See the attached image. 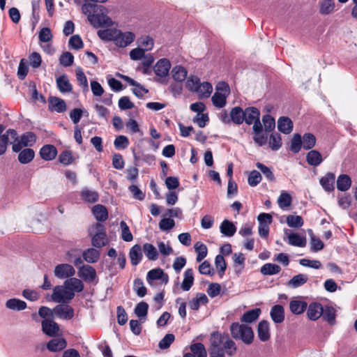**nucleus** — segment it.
<instances>
[{
  "mask_svg": "<svg viewBox=\"0 0 357 357\" xmlns=\"http://www.w3.org/2000/svg\"><path fill=\"white\" fill-rule=\"evenodd\" d=\"M220 229L224 236L228 237L233 236L236 231L235 225L228 220H223L220 227Z\"/></svg>",
  "mask_w": 357,
  "mask_h": 357,
  "instance_id": "473e14b6",
  "label": "nucleus"
},
{
  "mask_svg": "<svg viewBox=\"0 0 357 357\" xmlns=\"http://www.w3.org/2000/svg\"><path fill=\"white\" fill-rule=\"evenodd\" d=\"M301 139L303 148L305 150L312 149L316 144V137L312 133H305Z\"/></svg>",
  "mask_w": 357,
  "mask_h": 357,
  "instance_id": "de8ad7c7",
  "label": "nucleus"
},
{
  "mask_svg": "<svg viewBox=\"0 0 357 357\" xmlns=\"http://www.w3.org/2000/svg\"><path fill=\"white\" fill-rule=\"evenodd\" d=\"M67 344L63 338H54L49 341L47 348L49 351L56 352L66 348Z\"/></svg>",
  "mask_w": 357,
  "mask_h": 357,
  "instance_id": "bb28decb",
  "label": "nucleus"
},
{
  "mask_svg": "<svg viewBox=\"0 0 357 357\" xmlns=\"http://www.w3.org/2000/svg\"><path fill=\"white\" fill-rule=\"evenodd\" d=\"M269 146L273 151H277L282 146V139L280 134L274 132L271 135Z\"/></svg>",
  "mask_w": 357,
  "mask_h": 357,
  "instance_id": "4d7b16f0",
  "label": "nucleus"
},
{
  "mask_svg": "<svg viewBox=\"0 0 357 357\" xmlns=\"http://www.w3.org/2000/svg\"><path fill=\"white\" fill-rule=\"evenodd\" d=\"M82 10L87 15L89 23L95 28L109 27L114 24L112 20L107 16V8L102 6L85 3L82 6Z\"/></svg>",
  "mask_w": 357,
  "mask_h": 357,
  "instance_id": "f257e3e1",
  "label": "nucleus"
},
{
  "mask_svg": "<svg viewBox=\"0 0 357 357\" xmlns=\"http://www.w3.org/2000/svg\"><path fill=\"white\" fill-rule=\"evenodd\" d=\"M191 352L196 357H207V352L203 344L197 342L192 344L190 347Z\"/></svg>",
  "mask_w": 357,
  "mask_h": 357,
  "instance_id": "864d4df0",
  "label": "nucleus"
},
{
  "mask_svg": "<svg viewBox=\"0 0 357 357\" xmlns=\"http://www.w3.org/2000/svg\"><path fill=\"white\" fill-rule=\"evenodd\" d=\"M75 268L69 264H59L54 267V275L58 279H69L75 274Z\"/></svg>",
  "mask_w": 357,
  "mask_h": 357,
  "instance_id": "0eeeda50",
  "label": "nucleus"
},
{
  "mask_svg": "<svg viewBox=\"0 0 357 357\" xmlns=\"http://www.w3.org/2000/svg\"><path fill=\"white\" fill-rule=\"evenodd\" d=\"M321 316L324 320L332 325L335 321V310L331 306H326L323 307V314Z\"/></svg>",
  "mask_w": 357,
  "mask_h": 357,
  "instance_id": "8fccbe9b",
  "label": "nucleus"
},
{
  "mask_svg": "<svg viewBox=\"0 0 357 357\" xmlns=\"http://www.w3.org/2000/svg\"><path fill=\"white\" fill-rule=\"evenodd\" d=\"M35 153L31 149H24L19 151L18 160L22 164H27L33 160Z\"/></svg>",
  "mask_w": 357,
  "mask_h": 357,
  "instance_id": "72a5a7b5",
  "label": "nucleus"
},
{
  "mask_svg": "<svg viewBox=\"0 0 357 357\" xmlns=\"http://www.w3.org/2000/svg\"><path fill=\"white\" fill-rule=\"evenodd\" d=\"M17 141V132L14 129H8L0 136V155L5 153L8 144H14Z\"/></svg>",
  "mask_w": 357,
  "mask_h": 357,
  "instance_id": "6e6552de",
  "label": "nucleus"
},
{
  "mask_svg": "<svg viewBox=\"0 0 357 357\" xmlns=\"http://www.w3.org/2000/svg\"><path fill=\"white\" fill-rule=\"evenodd\" d=\"M335 3L332 0H325L321 3L320 13L322 15H328L333 12Z\"/></svg>",
  "mask_w": 357,
  "mask_h": 357,
  "instance_id": "052dcab7",
  "label": "nucleus"
},
{
  "mask_svg": "<svg viewBox=\"0 0 357 357\" xmlns=\"http://www.w3.org/2000/svg\"><path fill=\"white\" fill-rule=\"evenodd\" d=\"M287 224L290 227H301L303 225V220L300 215H289L287 217Z\"/></svg>",
  "mask_w": 357,
  "mask_h": 357,
  "instance_id": "e2e57ef3",
  "label": "nucleus"
},
{
  "mask_svg": "<svg viewBox=\"0 0 357 357\" xmlns=\"http://www.w3.org/2000/svg\"><path fill=\"white\" fill-rule=\"evenodd\" d=\"M306 161L310 165L317 167L322 162L323 159L318 151L311 150L307 153Z\"/></svg>",
  "mask_w": 357,
  "mask_h": 357,
  "instance_id": "c85d7f7f",
  "label": "nucleus"
},
{
  "mask_svg": "<svg viewBox=\"0 0 357 357\" xmlns=\"http://www.w3.org/2000/svg\"><path fill=\"white\" fill-rule=\"evenodd\" d=\"M256 167L261 171L266 178L269 181H274L275 176L272 169L261 162H257Z\"/></svg>",
  "mask_w": 357,
  "mask_h": 357,
  "instance_id": "13d9d810",
  "label": "nucleus"
},
{
  "mask_svg": "<svg viewBox=\"0 0 357 357\" xmlns=\"http://www.w3.org/2000/svg\"><path fill=\"white\" fill-rule=\"evenodd\" d=\"M183 280L181 283V289L183 291H188L190 289L194 283L193 270L188 268L185 271L183 275Z\"/></svg>",
  "mask_w": 357,
  "mask_h": 357,
  "instance_id": "cd10ccee",
  "label": "nucleus"
},
{
  "mask_svg": "<svg viewBox=\"0 0 357 357\" xmlns=\"http://www.w3.org/2000/svg\"><path fill=\"white\" fill-rule=\"evenodd\" d=\"M96 228L98 232L92 237L91 243L95 248H100L108 244L109 239L101 225L98 224Z\"/></svg>",
  "mask_w": 357,
  "mask_h": 357,
  "instance_id": "1a4fd4ad",
  "label": "nucleus"
},
{
  "mask_svg": "<svg viewBox=\"0 0 357 357\" xmlns=\"http://www.w3.org/2000/svg\"><path fill=\"white\" fill-rule=\"evenodd\" d=\"M82 199L89 203H95L98 200L99 195L95 191L89 188H84L81 192Z\"/></svg>",
  "mask_w": 357,
  "mask_h": 357,
  "instance_id": "a19ab883",
  "label": "nucleus"
},
{
  "mask_svg": "<svg viewBox=\"0 0 357 357\" xmlns=\"http://www.w3.org/2000/svg\"><path fill=\"white\" fill-rule=\"evenodd\" d=\"M351 183L350 177L346 174H342L337 178V188L340 191H346L350 188Z\"/></svg>",
  "mask_w": 357,
  "mask_h": 357,
  "instance_id": "49530a36",
  "label": "nucleus"
},
{
  "mask_svg": "<svg viewBox=\"0 0 357 357\" xmlns=\"http://www.w3.org/2000/svg\"><path fill=\"white\" fill-rule=\"evenodd\" d=\"M261 314L260 308H255L245 312L241 318L244 323H252L256 321Z\"/></svg>",
  "mask_w": 357,
  "mask_h": 357,
  "instance_id": "f704fd0d",
  "label": "nucleus"
},
{
  "mask_svg": "<svg viewBox=\"0 0 357 357\" xmlns=\"http://www.w3.org/2000/svg\"><path fill=\"white\" fill-rule=\"evenodd\" d=\"M227 337V334L220 333L218 331L212 333L210 337V342L211 345V351H215L219 350L224 351L222 348V346L223 345L226 337Z\"/></svg>",
  "mask_w": 357,
  "mask_h": 357,
  "instance_id": "f8f14e48",
  "label": "nucleus"
},
{
  "mask_svg": "<svg viewBox=\"0 0 357 357\" xmlns=\"http://www.w3.org/2000/svg\"><path fill=\"white\" fill-rule=\"evenodd\" d=\"M244 111L240 107H234L230 112L231 121L240 125L243 122Z\"/></svg>",
  "mask_w": 357,
  "mask_h": 357,
  "instance_id": "ea45409f",
  "label": "nucleus"
},
{
  "mask_svg": "<svg viewBox=\"0 0 357 357\" xmlns=\"http://www.w3.org/2000/svg\"><path fill=\"white\" fill-rule=\"evenodd\" d=\"M149 305L142 301L136 305L135 307V314L140 320H145L147 316Z\"/></svg>",
  "mask_w": 357,
  "mask_h": 357,
  "instance_id": "c03bdc74",
  "label": "nucleus"
},
{
  "mask_svg": "<svg viewBox=\"0 0 357 357\" xmlns=\"http://www.w3.org/2000/svg\"><path fill=\"white\" fill-rule=\"evenodd\" d=\"M227 97L228 96L220 93L219 92H215L211 98V100L215 107L222 108L226 105Z\"/></svg>",
  "mask_w": 357,
  "mask_h": 357,
  "instance_id": "603ef678",
  "label": "nucleus"
},
{
  "mask_svg": "<svg viewBox=\"0 0 357 357\" xmlns=\"http://www.w3.org/2000/svg\"><path fill=\"white\" fill-rule=\"evenodd\" d=\"M288 243L294 246L303 248L306 245V240L298 234L291 233L288 235Z\"/></svg>",
  "mask_w": 357,
  "mask_h": 357,
  "instance_id": "37998d69",
  "label": "nucleus"
},
{
  "mask_svg": "<svg viewBox=\"0 0 357 357\" xmlns=\"http://www.w3.org/2000/svg\"><path fill=\"white\" fill-rule=\"evenodd\" d=\"M257 335L261 342H266L270 339V328L268 321H261L257 327Z\"/></svg>",
  "mask_w": 357,
  "mask_h": 357,
  "instance_id": "a211bd4d",
  "label": "nucleus"
},
{
  "mask_svg": "<svg viewBox=\"0 0 357 357\" xmlns=\"http://www.w3.org/2000/svg\"><path fill=\"white\" fill-rule=\"evenodd\" d=\"M230 332L234 339L241 340L245 344H250L253 342L254 333L248 325L234 322L230 326Z\"/></svg>",
  "mask_w": 357,
  "mask_h": 357,
  "instance_id": "f03ea898",
  "label": "nucleus"
},
{
  "mask_svg": "<svg viewBox=\"0 0 357 357\" xmlns=\"http://www.w3.org/2000/svg\"><path fill=\"white\" fill-rule=\"evenodd\" d=\"M82 257L87 263L93 264L98 261L100 252L95 248H89L83 252Z\"/></svg>",
  "mask_w": 357,
  "mask_h": 357,
  "instance_id": "c756f323",
  "label": "nucleus"
},
{
  "mask_svg": "<svg viewBox=\"0 0 357 357\" xmlns=\"http://www.w3.org/2000/svg\"><path fill=\"white\" fill-rule=\"evenodd\" d=\"M65 101L56 96H50L48 99V109L51 112L63 113L66 110Z\"/></svg>",
  "mask_w": 357,
  "mask_h": 357,
  "instance_id": "2eb2a0df",
  "label": "nucleus"
},
{
  "mask_svg": "<svg viewBox=\"0 0 357 357\" xmlns=\"http://www.w3.org/2000/svg\"><path fill=\"white\" fill-rule=\"evenodd\" d=\"M222 348L223 349L225 354L226 353L228 356H234L237 351L236 343L231 339H230L229 336L226 337Z\"/></svg>",
  "mask_w": 357,
  "mask_h": 357,
  "instance_id": "09e8293b",
  "label": "nucleus"
},
{
  "mask_svg": "<svg viewBox=\"0 0 357 357\" xmlns=\"http://www.w3.org/2000/svg\"><path fill=\"white\" fill-rule=\"evenodd\" d=\"M259 116V110L256 107H248L244 110L243 121L248 125L253 124L252 129L255 134H260L262 131Z\"/></svg>",
  "mask_w": 357,
  "mask_h": 357,
  "instance_id": "7ed1b4c3",
  "label": "nucleus"
},
{
  "mask_svg": "<svg viewBox=\"0 0 357 357\" xmlns=\"http://www.w3.org/2000/svg\"><path fill=\"white\" fill-rule=\"evenodd\" d=\"M272 320L275 324H280L284 320V310L280 305H275L272 307L270 312Z\"/></svg>",
  "mask_w": 357,
  "mask_h": 357,
  "instance_id": "412c9836",
  "label": "nucleus"
},
{
  "mask_svg": "<svg viewBox=\"0 0 357 357\" xmlns=\"http://www.w3.org/2000/svg\"><path fill=\"white\" fill-rule=\"evenodd\" d=\"M307 303L301 300H293L289 303V309L294 314H302L307 309Z\"/></svg>",
  "mask_w": 357,
  "mask_h": 357,
  "instance_id": "2f4dec72",
  "label": "nucleus"
},
{
  "mask_svg": "<svg viewBox=\"0 0 357 357\" xmlns=\"http://www.w3.org/2000/svg\"><path fill=\"white\" fill-rule=\"evenodd\" d=\"M301 147H303L301 136L296 133L291 139L290 149L294 153H297L301 151Z\"/></svg>",
  "mask_w": 357,
  "mask_h": 357,
  "instance_id": "6e6d98bb",
  "label": "nucleus"
},
{
  "mask_svg": "<svg viewBox=\"0 0 357 357\" xmlns=\"http://www.w3.org/2000/svg\"><path fill=\"white\" fill-rule=\"evenodd\" d=\"M36 142V135L32 132H26L21 135L20 139L17 137V141L14 142L12 149L14 152L18 153L23 147L31 146Z\"/></svg>",
  "mask_w": 357,
  "mask_h": 357,
  "instance_id": "39448f33",
  "label": "nucleus"
},
{
  "mask_svg": "<svg viewBox=\"0 0 357 357\" xmlns=\"http://www.w3.org/2000/svg\"><path fill=\"white\" fill-rule=\"evenodd\" d=\"M117 34H119V29L115 28L106 29L99 30L98 31V36L101 40L105 41H113L114 43H115Z\"/></svg>",
  "mask_w": 357,
  "mask_h": 357,
  "instance_id": "4be33fe9",
  "label": "nucleus"
},
{
  "mask_svg": "<svg viewBox=\"0 0 357 357\" xmlns=\"http://www.w3.org/2000/svg\"><path fill=\"white\" fill-rule=\"evenodd\" d=\"M142 249L138 244L131 248L129 252L130 262L133 266L139 264L142 259Z\"/></svg>",
  "mask_w": 357,
  "mask_h": 357,
  "instance_id": "b1692460",
  "label": "nucleus"
},
{
  "mask_svg": "<svg viewBox=\"0 0 357 357\" xmlns=\"http://www.w3.org/2000/svg\"><path fill=\"white\" fill-rule=\"evenodd\" d=\"M92 212L98 221H105L108 218L107 208L101 204L94 206L92 208Z\"/></svg>",
  "mask_w": 357,
  "mask_h": 357,
  "instance_id": "58836bf2",
  "label": "nucleus"
},
{
  "mask_svg": "<svg viewBox=\"0 0 357 357\" xmlns=\"http://www.w3.org/2000/svg\"><path fill=\"white\" fill-rule=\"evenodd\" d=\"M278 203L282 209H285L291 205V197L287 192H282L278 199Z\"/></svg>",
  "mask_w": 357,
  "mask_h": 357,
  "instance_id": "680f3d73",
  "label": "nucleus"
},
{
  "mask_svg": "<svg viewBox=\"0 0 357 357\" xmlns=\"http://www.w3.org/2000/svg\"><path fill=\"white\" fill-rule=\"evenodd\" d=\"M6 307L13 310H23L26 307V303L20 299L11 298L6 301Z\"/></svg>",
  "mask_w": 357,
  "mask_h": 357,
  "instance_id": "79ce46f5",
  "label": "nucleus"
},
{
  "mask_svg": "<svg viewBox=\"0 0 357 357\" xmlns=\"http://www.w3.org/2000/svg\"><path fill=\"white\" fill-rule=\"evenodd\" d=\"M320 184L323 188L328 192H331L334 189L335 174L328 173L325 176L320 179Z\"/></svg>",
  "mask_w": 357,
  "mask_h": 357,
  "instance_id": "e433bc0d",
  "label": "nucleus"
},
{
  "mask_svg": "<svg viewBox=\"0 0 357 357\" xmlns=\"http://www.w3.org/2000/svg\"><path fill=\"white\" fill-rule=\"evenodd\" d=\"M54 312L58 317L66 320H70L74 317V310L68 305H57L54 307Z\"/></svg>",
  "mask_w": 357,
  "mask_h": 357,
  "instance_id": "ddd939ff",
  "label": "nucleus"
},
{
  "mask_svg": "<svg viewBox=\"0 0 357 357\" xmlns=\"http://www.w3.org/2000/svg\"><path fill=\"white\" fill-rule=\"evenodd\" d=\"M215 265L218 271L219 275L222 278L227 268V264L222 255H218L215 259Z\"/></svg>",
  "mask_w": 357,
  "mask_h": 357,
  "instance_id": "5fc2aeb1",
  "label": "nucleus"
},
{
  "mask_svg": "<svg viewBox=\"0 0 357 357\" xmlns=\"http://www.w3.org/2000/svg\"><path fill=\"white\" fill-rule=\"evenodd\" d=\"M41 326L43 332L50 337H55L59 334V326L52 319L43 320Z\"/></svg>",
  "mask_w": 357,
  "mask_h": 357,
  "instance_id": "9d476101",
  "label": "nucleus"
},
{
  "mask_svg": "<svg viewBox=\"0 0 357 357\" xmlns=\"http://www.w3.org/2000/svg\"><path fill=\"white\" fill-rule=\"evenodd\" d=\"M57 155V150L54 145H44L40 150V157L47 161L54 160Z\"/></svg>",
  "mask_w": 357,
  "mask_h": 357,
  "instance_id": "6ab92c4d",
  "label": "nucleus"
},
{
  "mask_svg": "<svg viewBox=\"0 0 357 357\" xmlns=\"http://www.w3.org/2000/svg\"><path fill=\"white\" fill-rule=\"evenodd\" d=\"M281 271V268L280 266L275 264L267 263L261 266V273L264 275H271L278 273Z\"/></svg>",
  "mask_w": 357,
  "mask_h": 357,
  "instance_id": "a18cd8bd",
  "label": "nucleus"
},
{
  "mask_svg": "<svg viewBox=\"0 0 357 357\" xmlns=\"http://www.w3.org/2000/svg\"><path fill=\"white\" fill-rule=\"evenodd\" d=\"M261 181V174L257 171V170H252L248 176V184L250 186H256Z\"/></svg>",
  "mask_w": 357,
  "mask_h": 357,
  "instance_id": "69168bd1",
  "label": "nucleus"
},
{
  "mask_svg": "<svg viewBox=\"0 0 357 357\" xmlns=\"http://www.w3.org/2000/svg\"><path fill=\"white\" fill-rule=\"evenodd\" d=\"M175 340V336L173 334H167L159 342L158 347L161 349H166L170 347Z\"/></svg>",
  "mask_w": 357,
  "mask_h": 357,
  "instance_id": "774afa93",
  "label": "nucleus"
},
{
  "mask_svg": "<svg viewBox=\"0 0 357 357\" xmlns=\"http://www.w3.org/2000/svg\"><path fill=\"white\" fill-rule=\"evenodd\" d=\"M172 76L176 82H183L188 75V70L182 66L178 65L174 66L172 71Z\"/></svg>",
  "mask_w": 357,
  "mask_h": 357,
  "instance_id": "393cba45",
  "label": "nucleus"
},
{
  "mask_svg": "<svg viewBox=\"0 0 357 357\" xmlns=\"http://www.w3.org/2000/svg\"><path fill=\"white\" fill-rule=\"evenodd\" d=\"M213 91V86L211 84L207 82H204L203 83H200L198 88L195 91V93L200 98H208L210 96Z\"/></svg>",
  "mask_w": 357,
  "mask_h": 357,
  "instance_id": "c9c22d12",
  "label": "nucleus"
},
{
  "mask_svg": "<svg viewBox=\"0 0 357 357\" xmlns=\"http://www.w3.org/2000/svg\"><path fill=\"white\" fill-rule=\"evenodd\" d=\"M114 44L119 47H126L130 45L135 39V35L131 31L122 32L119 30Z\"/></svg>",
  "mask_w": 357,
  "mask_h": 357,
  "instance_id": "9b49d317",
  "label": "nucleus"
},
{
  "mask_svg": "<svg viewBox=\"0 0 357 357\" xmlns=\"http://www.w3.org/2000/svg\"><path fill=\"white\" fill-rule=\"evenodd\" d=\"M170 68L171 63L167 59H160L153 67L154 73L157 76L160 77L167 76Z\"/></svg>",
  "mask_w": 357,
  "mask_h": 357,
  "instance_id": "4468645a",
  "label": "nucleus"
},
{
  "mask_svg": "<svg viewBox=\"0 0 357 357\" xmlns=\"http://www.w3.org/2000/svg\"><path fill=\"white\" fill-rule=\"evenodd\" d=\"M323 314V306L319 303H312L307 307V315L312 321L317 320Z\"/></svg>",
  "mask_w": 357,
  "mask_h": 357,
  "instance_id": "dca6fc26",
  "label": "nucleus"
},
{
  "mask_svg": "<svg viewBox=\"0 0 357 357\" xmlns=\"http://www.w3.org/2000/svg\"><path fill=\"white\" fill-rule=\"evenodd\" d=\"M77 276L87 283L98 282V276L96 269L90 265H82L78 268Z\"/></svg>",
  "mask_w": 357,
  "mask_h": 357,
  "instance_id": "423d86ee",
  "label": "nucleus"
},
{
  "mask_svg": "<svg viewBox=\"0 0 357 357\" xmlns=\"http://www.w3.org/2000/svg\"><path fill=\"white\" fill-rule=\"evenodd\" d=\"M194 248H195V252L197 254L196 260L197 262H200L207 255V253H208L207 247L206 245H204L202 242L199 241L195 244Z\"/></svg>",
  "mask_w": 357,
  "mask_h": 357,
  "instance_id": "3c124183",
  "label": "nucleus"
},
{
  "mask_svg": "<svg viewBox=\"0 0 357 357\" xmlns=\"http://www.w3.org/2000/svg\"><path fill=\"white\" fill-rule=\"evenodd\" d=\"M75 297V294L63 285H58L54 287L52 294V299L55 303H68Z\"/></svg>",
  "mask_w": 357,
  "mask_h": 357,
  "instance_id": "20e7f679",
  "label": "nucleus"
},
{
  "mask_svg": "<svg viewBox=\"0 0 357 357\" xmlns=\"http://www.w3.org/2000/svg\"><path fill=\"white\" fill-rule=\"evenodd\" d=\"M143 252L149 260L155 261L158 258V252L155 247L151 243H146L143 245Z\"/></svg>",
  "mask_w": 357,
  "mask_h": 357,
  "instance_id": "4c0bfd02",
  "label": "nucleus"
},
{
  "mask_svg": "<svg viewBox=\"0 0 357 357\" xmlns=\"http://www.w3.org/2000/svg\"><path fill=\"white\" fill-rule=\"evenodd\" d=\"M64 284L74 294L82 292L84 289L83 281L79 278L71 277L64 282Z\"/></svg>",
  "mask_w": 357,
  "mask_h": 357,
  "instance_id": "f3484780",
  "label": "nucleus"
},
{
  "mask_svg": "<svg viewBox=\"0 0 357 357\" xmlns=\"http://www.w3.org/2000/svg\"><path fill=\"white\" fill-rule=\"evenodd\" d=\"M200 83L201 82L199 77L194 75H190L187 79L186 87L189 91L195 92Z\"/></svg>",
  "mask_w": 357,
  "mask_h": 357,
  "instance_id": "0e129e2a",
  "label": "nucleus"
},
{
  "mask_svg": "<svg viewBox=\"0 0 357 357\" xmlns=\"http://www.w3.org/2000/svg\"><path fill=\"white\" fill-rule=\"evenodd\" d=\"M58 89L61 93H69L73 90V86L66 75H62L56 79Z\"/></svg>",
  "mask_w": 357,
  "mask_h": 357,
  "instance_id": "aec40b11",
  "label": "nucleus"
},
{
  "mask_svg": "<svg viewBox=\"0 0 357 357\" xmlns=\"http://www.w3.org/2000/svg\"><path fill=\"white\" fill-rule=\"evenodd\" d=\"M208 299L206 294L198 293L196 296L189 302V307L192 310H198L201 305H206Z\"/></svg>",
  "mask_w": 357,
  "mask_h": 357,
  "instance_id": "5701e85b",
  "label": "nucleus"
},
{
  "mask_svg": "<svg viewBox=\"0 0 357 357\" xmlns=\"http://www.w3.org/2000/svg\"><path fill=\"white\" fill-rule=\"evenodd\" d=\"M278 128L284 134H289L293 130V123L289 118L282 116L278 121Z\"/></svg>",
  "mask_w": 357,
  "mask_h": 357,
  "instance_id": "a878e982",
  "label": "nucleus"
},
{
  "mask_svg": "<svg viewBox=\"0 0 357 357\" xmlns=\"http://www.w3.org/2000/svg\"><path fill=\"white\" fill-rule=\"evenodd\" d=\"M120 227L121 229V238L126 242L132 241L133 236L130 232L128 225L124 221H121L120 222Z\"/></svg>",
  "mask_w": 357,
  "mask_h": 357,
  "instance_id": "bf43d9fd",
  "label": "nucleus"
},
{
  "mask_svg": "<svg viewBox=\"0 0 357 357\" xmlns=\"http://www.w3.org/2000/svg\"><path fill=\"white\" fill-rule=\"evenodd\" d=\"M308 280V276L305 274H298L294 276L287 282V286L296 289L305 284Z\"/></svg>",
  "mask_w": 357,
  "mask_h": 357,
  "instance_id": "7c9ffc66",
  "label": "nucleus"
},
{
  "mask_svg": "<svg viewBox=\"0 0 357 357\" xmlns=\"http://www.w3.org/2000/svg\"><path fill=\"white\" fill-rule=\"evenodd\" d=\"M114 144L116 149H125L129 145V140L127 137L119 135L116 137Z\"/></svg>",
  "mask_w": 357,
  "mask_h": 357,
  "instance_id": "338daca9",
  "label": "nucleus"
}]
</instances>
